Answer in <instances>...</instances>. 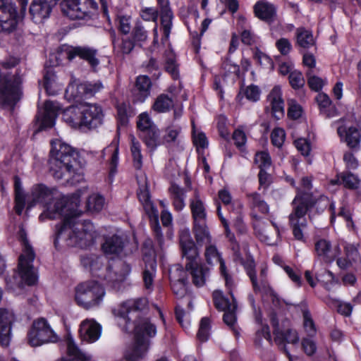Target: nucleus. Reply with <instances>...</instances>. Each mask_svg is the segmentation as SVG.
<instances>
[{"label": "nucleus", "mask_w": 361, "mask_h": 361, "mask_svg": "<svg viewBox=\"0 0 361 361\" xmlns=\"http://www.w3.org/2000/svg\"><path fill=\"white\" fill-rule=\"evenodd\" d=\"M314 249L317 255L326 263L332 262L341 252L338 245L332 246L331 242L325 239L317 240Z\"/></svg>", "instance_id": "obj_22"}, {"label": "nucleus", "mask_w": 361, "mask_h": 361, "mask_svg": "<svg viewBox=\"0 0 361 361\" xmlns=\"http://www.w3.org/2000/svg\"><path fill=\"white\" fill-rule=\"evenodd\" d=\"M255 16L267 23L273 22L276 15V8L274 4L267 1H259L254 6Z\"/></svg>", "instance_id": "obj_29"}, {"label": "nucleus", "mask_w": 361, "mask_h": 361, "mask_svg": "<svg viewBox=\"0 0 361 361\" xmlns=\"http://www.w3.org/2000/svg\"><path fill=\"white\" fill-rule=\"evenodd\" d=\"M101 333V325L94 319H87L80 324L79 334L83 341L94 343L99 339Z\"/></svg>", "instance_id": "obj_21"}, {"label": "nucleus", "mask_w": 361, "mask_h": 361, "mask_svg": "<svg viewBox=\"0 0 361 361\" xmlns=\"http://www.w3.org/2000/svg\"><path fill=\"white\" fill-rule=\"evenodd\" d=\"M15 319V314L12 310L0 308V326H7L11 328Z\"/></svg>", "instance_id": "obj_59"}, {"label": "nucleus", "mask_w": 361, "mask_h": 361, "mask_svg": "<svg viewBox=\"0 0 361 361\" xmlns=\"http://www.w3.org/2000/svg\"><path fill=\"white\" fill-rule=\"evenodd\" d=\"M159 7V12L161 18V25L162 27L164 37L166 39L169 37L173 26V13L170 7L169 0H157Z\"/></svg>", "instance_id": "obj_23"}, {"label": "nucleus", "mask_w": 361, "mask_h": 361, "mask_svg": "<svg viewBox=\"0 0 361 361\" xmlns=\"http://www.w3.org/2000/svg\"><path fill=\"white\" fill-rule=\"evenodd\" d=\"M152 224V228L153 230L154 236L161 248L164 245V235L161 232V226L159 224V216L158 213L152 215V218H149Z\"/></svg>", "instance_id": "obj_52"}, {"label": "nucleus", "mask_w": 361, "mask_h": 361, "mask_svg": "<svg viewBox=\"0 0 361 361\" xmlns=\"http://www.w3.org/2000/svg\"><path fill=\"white\" fill-rule=\"evenodd\" d=\"M288 116L290 118L296 120L301 117L302 108L295 100L288 99Z\"/></svg>", "instance_id": "obj_60"}, {"label": "nucleus", "mask_w": 361, "mask_h": 361, "mask_svg": "<svg viewBox=\"0 0 361 361\" xmlns=\"http://www.w3.org/2000/svg\"><path fill=\"white\" fill-rule=\"evenodd\" d=\"M104 204L105 200L103 196L99 194H92L87 199V207L90 212H99L103 209Z\"/></svg>", "instance_id": "obj_48"}, {"label": "nucleus", "mask_w": 361, "mask_h": 361, "mask_svg": "<svg viewBox=\"0 0 361 361\" xmlns=\"http://www.w3.org/2000/svg\"><path fill=\"white\" fill-rule=\"evenodd\" d=\"M19 235L23 246V252L18 259L19 275L25 284L31 286L35 284L37 280L32 265L35 253L28 242L25 230L21 229Z\"/></svg>", "instance_id": "obj_8"}, {"label": "nucleus", "mask_w": 361, "mask_h": 361, "mask_svg": "<svg viewBox=\"0 0 361 361\" xmlns=\"http://www.w3.org/2000/svg\"><path fill=\"white\" fill-rule=\"evenodd\" d=\"M97 50L87 47H69L62 45L58 49L59 58H66L68 61L73 60L75 56L85 60L92 67L96 68L99 61L97 58Z\"/></svg>", "instance_id": "obj_11"}, {"label": "nucleus", "mask_w": 361, "mask_h": 361, "mask_svg": "<svg viewBox=\"0 0 361 361\" xmlns=\"http://www.w3.org/2000/svg\"><path fill=\"white\" fill-rule=\"evenodd\" d=\"M289 83L291 87L294 90H299L304 87L305 80L300 71H291L288 76Z\"/></svg>", "instance_id": "obj_54"}, {"label": "nucleus", "mask_w": 361, "mask_h": 361, "mask_svg": "<svg viewBox=\"0 0 361 361\" xmlns=\"http://www.w3.org/2000/svg\"><path fill=\"white\" fill-rule=\"evenodd\" d=\"M231 298L226 297L221 290H214L212 293L213 301L215 307L219 311L227 310H236L237 303L233 293H229Z\"/></svg>", "instance_id": "obj_33"}, {"label": "nucleus", "mask_w": 361, "mask_h": 361, "mask_svg": "<svg viewBox=\"0 0 361 361\" xmlns=\"http://www.w3.org/2000/svg\"><path fill=\"white\" fill-rule=\"evenodd\" d=\"M131 147L130 151L133 158L134 167L136 169H140L142 164V157L141 154V145L140 143L133 136H130Z\"/></svg>", "instance_id": "obj_44"}, {"label": "nucleus", "mask_w": 361, "mask_h": 361, "mask_svg": "<svg viewBox=\"0 0 361 361\" xmlns=\"http://www.w3.org/2000/svg\"><path fill=\"white\" fill-rule=\"evenodd\" d=\"M173 105L174 102L171 97L166 94H161L156 98L152 109L157 113H165L169 111Z\"/></svg>", "instance_id": "obj_40"}, {"label": "nucleus", "mask_w": 361, "mask_h": 361, "mask_svg": "<svg viewBox=\"0 0 361 361\" xmlns=\"http://www.w3.org/2000/svg\"><path fill=\"white\" fill-rule=\"evenodd\" d=\"M77 153L69 145L60 140L51 142L49 170L56 179H62L67 173H74V164L76 163Z\"/></svg>", "instance_id": "obj_5"}, {"label": "nucleus", "mask_w": 361, "mask_h": 361, "mask_svg": "<svg viewBox=\"0 0 361 361\" xmlns=\"http://www.w3.org/2000/svg\"><path fill=\"white\" fill-rule=\"evenodd\" d=\"M44 87L47 94L50 95H55L60 90V85L56 82V76L52 67L45 68L44 74Z\"/></svg>", "instance_id": "obj_37"}, {"label": "nucleus", "mask_w": 361, "mask_h": 361, "mask_svg": "<svg viewBox=\"0 0 361 361\" xmlns=\"http://www.w3.org/2000/svg\"><path fill=\"white\" fill-rule=\"evenodd\" d=\"M141 137L147 147L154 149L159 145V130L157 127L141 133Z\"/></svg>", "instance_id": "obj_42"}, {"label": "nucleus", "mask_w": 361, "mask_h": 361, "mask_svg": "<svg viewBox=\"0 0 361 361\" xmlns=\"http://www.w3.org/2000/svg\"><path fill=\"white\" fill-rule=\"evenodd\" d=\"M103 87V85L100 81L81 84H78L74 81L70 82L66 87V94L73 99H80L83 97H90L94 96Z\"/></svg>", "instance_id": "obj_14"}, {"label": "nucleus", "mask_w": 361, "mask_h": 361, "mask_svg": "<svg viewBox=\"0 0 361 361\" xmlns=\"http://www.w3.org/2000/svg\"><path fill=\"white\" fill-rule=\"evenodd\" d=\"M255 163L258 165L260 170H265L270 167L271 159L268 152H259L255 154Z\"/></svg>", "instance_id": "obj_61"}, {"label": "nucleus", "mask_w": 361, "mask_h": 361, "mask_svg": "<svg viewBox=\"0 0 361 361\" xmlns=\"http://www.w3.org/2000/svg\"><path fill=\"white\" fill-rule=\"evenodd\" d=\"M123 247L124 242L117 235L107 238L102 246L104 254L107 255H118L123 251Z\"/></svg>", "instance_id": "obj_36"}, {"label": "nucleus", "mask_w": 361, "mask_h": 361, "mask_svg": "<svg viewBox=\"0 0 361 361\" xmlns=\"http://www.w3.org/2000/svg\"><path fill=\"white\" fill-rule=\"evenodd\" d=\"M61 106L55 101H47L44 104V113L42 120V128H50L54 126Z\"/></svg>", "instance_id": "obj_31"}, {"label": "nucleus", "mask_w": 361, "mask_h": 361, "mask_svg": "<svg viewBox=\"0 0 361 361\" xmlns=\"http://www.w3.org/2000/svg\"><path fill=\"white\" fill-rule=\"evenodd\" d=\"M77 304L85 310L98 306L105 294L104 289L95 281L80 283L75 289Z\"/></svg>", "instance_id": "obj_7"}, {"label": "nucleus", "mask_w": 361, "mask_h": 361, "mask_svg": "<svg viewBox=\"0 0 361 361\" xmlns=\"http://www.w3.org/2000/svg\"><path fill=\"white\" fill-rule=\"evenodd\" d=\"M97 235L90 221H80L76 216L66 217L62 225L57 228L54 245L61 240L67 246L85 248L92 245Z\"/></svg>", "instance_id": "obj_2"}, {"label": "nucleus", "mask_w": 361, "mask_h": 361, "mask_svg": "<svg viewBox=\"0 0 361 361\" xmlns=\"http://www.w3.org/2000/svg\"><path fill=\"white\" fill-rule=\"evenodd\" d=\"M130 271L131 267L129 264L122 260H117L106 264L104 267V273L98 274L97 276L109 283H111L112 286H115L116 283L123 281Z\"/></svg>", "instance_id": "obj_12"}, {"label": "nucleus", "mask_w": 361, "mask_h": 361, "mask_svg": "<svg viewBox=\"0 0 361 361\" xmlns=\"http://www.w3.org/2000/svg\"><path fill=\"white\" fill-rule=\"evenodd\" d=\"M61 6L63 13L72 20L90 18L97 9L94 0H63Z\"/></svg>", "instance_id": "obj_9"}, {"label": "nucleus", "mask_w": 361, "mask_h": 361, "mask_svg": "<svg viewBox=\"0 0 361 361\" xmlns=\"http://www.w3.org/2000/svg\"><path fill=\"white\" fill-rule=\"evenodd\" d=\"M20 63V59L14 56L5 58L0 62V105L14 106L22 95V80L17 72L9 70Z\"/></svg>", "instance_id": "obj_3"}, {"label": "nucleus", "mask_w": 361, "mask_h": 361, "mask_svg": "<svg viewBox=\"0 0 361 361\" xmlns=\"http://www.w3.org/2000/svg\"><path fill=\"white\" fill-rule=\"evenodd\" d=\"M211 322L208 317H203L200 323L199 330L197 334L198 340L205 342L208 340L210 334Z\"/></svg>", "instance_id": "obj_51"}, {"label": "nucleus", "mask_w": 361, "mask_h": 361, "mask_svg": "<svg viewBox=\"0 0 361 361\" xmlns=\"http://www.w3.org/2000/svg\"><path fill=\"white\" fill-rule=\"evenodd\" d=\"M181 128L177 126H171L166 128L165 134L163 136L164 142H174L179 133H180Z\"/></svg>", "instance_id": "obj_63"}, {"label": "nucleus", "mask_w": 361, "mask_h": 361, "mask_svg": "<svg viewBox=\"0 0 361 361\" xmlns=\"http://www.w3.org/2000/svg\"><path fill=\"white\" fill-rule=\"evenodd\" d=\"M83 126L90 129L96 128L103 122L102 108L95 104H81Z\"/></svg>", "instance_id": "obj_16"}, {"label": "nucleus", "mask_w": 361, "mask_h": 361, "mask_svg": "<svg viewBox=\"0 0 361 361\" xmlns=\"http://www.w3.org/2000/svg\"><path fill=\"white\" fill-rule=\"evenodd\" d=\"M205 252L204 256L207 262L209 264H214L216 263H219L220 268L221 267V262H224V259L221 258L220 253L219 252L216 247L214 245H212L211 243L205 245Z\"/></svg>", "instance_id": "obj_46"}, {"label": "nucleus", "mask_w": 361, "mask_h": 361, "mask_svg": "<svg viewBox=\"0 0 361 361\" xmlns=\"http://www.w3.org/2000/svg\"><path fill=\"white\" fill-rule=\"evenodd\" d=\"M243 265L247 274L248 275L251 282L252 287L257 288V279L255 271V264L253 259H247L245 261L243 259V263H240Z\"/></svg>", "instance_id": "obj_57"}, {"label": "nucleus", "mask_w": 361, "mask_h": 361, "mask_svg": "<svg viewBox=\"0 0 361 361\" xmlns=\"http://www.w3.org/2000/svg\"><path fill=\"white\" fill-rule=\"evenodd\" d=\"M150 345L149 341L136 339L133 343L126 347L123 353L126 361H140L147 355Z\"/></svg>", "instance_id": "obj_19"}, {"label": "nucleus", "mask_w": 361, "mask_h": 361, "mask_svg": "<svg viewBox=\"0 0 361 361\" xmlns=\"http://www.w3.org/2000/svg\"><path fill=\"white\" fill-rule=\"evenodd\" d=\"M59 0H33L30 13L35 23H41L49 17L52 8Z\"/></svg>", "instance_id": "obj_17"}, {"label": "nucleus", "mask_w": 361, "mask_h": 361, "mask_svg": "<svg viewBox=\"0 0 361 361\" xmlns=\"http://www.w3.org/2000/svg\"><path fill=\"white\" fill-rule=\"evenodd\" d=\"M345 257L337 258V265L342 269H347L361 262L357 248L352 244H347L344 247Z\"/></svg>", "instance_id": "obj_27"}, {"label": "nucleus", "mask_w": 361, "mask_h": 361, "mask_svg": "<svg viewBox=\"0 0 361 361\" xmlns=\"http://www.w3.org/2000/svg\"><path fill=\"white\" fill-rule=\"evenodd\" d=\"M137 183L139 188L137 192V195L139 201L142 204L145 213L149 216V218H152V215L157 214L158 211L154 207L150 200L149 185L146 176L143 175L137 177Z\"/></svg>", "instance_id": "obj_18"}, {"label": "nucleus", "mask_w": 361, "mask_h": 361, "mask_svg": "<svg viewBox=\"0 0 361 361\" xmlns=\"http://www.w3.org/2000/svg\"><path fill=\"white\" fill-rule=\"evenodd\" d=\"M26 200L20 183L18 181L15 183V207L14 209L16 214L20 215L25 208Z\"/></svg>", "instance_id": "obj_45"}, {"label": "nucleus", "mask_w": 361, "mask_h": 361, "mask_svg": "<svg viewBox=\"0 0 361 361\" xmlns=\"http://www.w3.org/2000/svg\"><path fill=\"white\" fill-rule=\"evenodd\" d=\"M137 127L142 133L157 126L152 121L149 115L147 112H143L137 116Z\"/></svg>", "instance_id": "obj_53"}, {"label": "nucleus", "mask_w": 361, "mask_h": 361, "mask_svg": "<svg viewBox=\"0 0 361 361\" xmlns=\"http://www.w3.org/2000/svg\"><path fill=\"white\" fill-rule=\"evenodd\" d=\"M312 188V178L308 176H305L301 178L300 180V187L297 188L296 195L295 197H298L299 195H311L314 199V204H312V208L317 205H319L322 202H324L323 204V207H326L328 204V199L326 197L321 196L318 197L315 194L310 190Z\"/></svg>", "instance_id": "obj_30"}, {"label": "nucleus", "mask_w": 361, "mask_h": 361, "mask_svg": "<svg viewBox=\"0 0 361 361\" xmlns=\"http://www.w3.org/2000/svg\"><path fill=\"white\" fill-rule=\"evenodd\" d=\"M179 243L182 257L188 261L185 264L197 263L199 252L188 228H183L179 231Z\"/></svg>", "instance_id": "obj_15"}, {"label": "nucleus", "mask_w": 361, "mask_h": 361, "mask_svg": "<svg viewBox=\"0 0 361 361\" xmlns=\"http://www.w3.org/2000/svg\"><path fill=\"white\" fill-rule=\"evenodd\" d=\"M248 197L252 208L257 209L262 214H268L269 210V206L259 194L252 192L248 195Z\"/></svg>", "instance_id": "obj_47"}, {"label": "nucleus", "mask_w": 361, "mask_h": 361, "mask_svg": "<svg viewBox=\"0 0 361 361\" xmlns=\"http://www.w3.org/2000/svg\"><path fill=\"white\" fill-rule=\"evenodd\" d=\"M143 262L145 263V267L142 272L144 284L147 289H150L152 287L156 273V259L153 256H145L143 258Z\"/></svg>", "instance_id": "obj_35"}, {"label": "nucleus", "mask_w": 361, "mask_h": 361, "mask_svg": "<svg viewBox=\"0 0 361 361\" xmlns=\"http://www.w3.org/2000/svg\"><path fill=\"white\" fill-rule=\"evenodd\" d=\"M286 133L283 128H276L271 134V143L277 147H281L285 140Z\"/></svg>", "instance_id": "obj_64"}, {"label": "nucleus", "mask_w": 361, "mask_h": 361, "mask_svg": "<svg viewBox=\"0 0 361 361\" xmlns=\"http://www.w3.org/2000/svg\"><path fill=\"white\" fill-rule=\"evenodd\" d=\"M148 309L147 299L139 298L123 302L114 310V314L123 319L126 331H133L136 339L149 341L157 334V327L149 318L144 317Z\"/></svg>", "instance_id": "obj_1"}, {"label": "nucleus", "mask_w": 361, "mask_h": 361, "mask_svg": "<svg viewBox=\"0 0 361 361\" xmlns=\"http://www.w3.org/2000/svg\"><path fill=\"white\" fill-rule=\"evenodd\" d=\"M340 177L342 180V185L348 189L355 190L360 185L358 177L350 172H341L340 173Z\"/></svg>", "instance_id": "obj_50"}, {"label": "nucleus", "mask_w": 361, "mask_h": 361, "mask_svg": "<svg viewBox=\"0 0 361 361\" xmlns=\"http://www.w3.org/2000/svg\"><path fill=\"white\" fill-rule=\"evenodd\" d=\"M314 199L311 195H299L294 197L293 209L288 216L289 225L295 240L305 242L303 230L307 227L305 215L312 209Z\"/></svg>", "instance_id": "obj_6"}, {"label": "nucleus", "mask_w": 361, "mask_h": 361, "mask_svg": "<svg viewBox=\"0 0 361 361\" xmlns=\"http://www.w3.org/2000/svg\"><path fill=\"white\" fill-rule=\"evenodd\" d=\"M165 70L171 74L174 80L179 78L178 64L176 57L173 54H169L166 59Z\"/></svg>", "instance_id": "obj_55"}, {"label": "nucleus", "mask_w": 361, "mask_h": 361, "mask_svg": "<svg viewBox=\"0 0 361 361\" xmlns=\"http://www.w3.org/2000/svg\"><path fill=\"white\" fill-rule=\"evenodd\" d=\"M337 133L341 140L346 142L350 149H359L361 135L357 128L346 127L342 125L338 127Z\"/></svg>", "instance_id": "obj_24"}, {"label": "nucleus", "mask_w": 361, "mask_h": 361, "mask_svg": "<svg viewBox=\"0 0 361 361\" xmlns=\"http://www.w3.org/2000/svg\"><path fill=\"white\" fill-rule=\"evenodd\" d=\"M67 351L69 356L73 357V358H63L61 361H89L91 359V356L82 353L72 340L67 341Z\"/></svg>", "instance_id": "obj_41"}, {"label": "nucleus", "mask_w": 361, "mask_h": 361, "mask_svg": "<svg viewBox=\"0 0 361 361\" xmlns=\"http://www.w3.org/2000/svg\"><path fill=\"white\" fill-rule=\"evenodd\" d=\"M257 288L253 287L254 291L255 293L260 292L267 295H269L271 298L272 302L275 305H279L280 300L278 297L277 294L274 292V290L269 286L267 278H260L259 282L257 281Z\"/></svg>", "instance_id": "obj_43"}, {"label": "nucleus", "mask_w": 361, "mask_h": 361, "mask_svg": "<svg viewBox=\"0 0 361 361\" xmlns=\"http://www.w3.org/2000/svg\"><path fill=\"white\" fill-rule=\"evenodd\" d=\"M56 190L50 189L44 184L34 185L31 190L30 199L27 201V209L33 207L36 204H44L46 209L39 215L41 222L47 219H56L63 214L66 201L58 197Z\"/></svg>", "instance_id": "obj_4"}, {"label": "nucleus", "mask_w": 361, "mask_h": 361, "mask_svg": "<svg viewBox=\"0 0 361 361\" xmlns=\"http://www.w3.org/2000/svg\"><path fill=\"white\" fill-rule=\"evenodd\" d=\"M27 341L32 346L55 342L56 336L47 321L44 318L35 320L28 331Z\"/></svg>", "instance_id": "obj_10"}, {"label": "nucleus", "mask_w": 361, "mask_h": 361, "mask_svg": "<svg viewBox=\"0 0 361 361\" xmlns=\"http://www.w3.org/2000/svg\"><path fill=\"white\" fill-rule=\"evenodd\" d=\"M133 41L135 43H142L147 39V32L140 23H137L132 31Z\"/></svg>", "instance_id": "obj_58"}, {"label": "nucleus", "mask_w": 361, "mask_h": 361, "mask_svg": "<svg viewBox=\"0 0 361 361\" xmlns=\"http://www.w3.org/2000/svg\"><path fill=\"white\" fill-rule=\"evenodd\" d=\"M279 334L281 335V336H279V340L277 339L278 334H276L274 336V341L277 345H281V348L283 350L284 353L288 356L289 361H293L292 355L288 351L286 345H284V343L286 342L292 344L297 343L299 341V336L298 335V333L296 332V331L293 329H288L286 331H283L281 329L279 331Z\"/></svg>", "instance_id": "obj_34"}, {"label": "nucleus", "mask_w": 361, "mask_h": 361, "mask_svg": "<svg viewBox=\"0 0 361 361\" xmlns=\"http://www.w3.org/2000/svg\"><path fill=\"white\" fill-rule=\"evenodd\" d=\"M295 38L296 45L303 49H309L315 43L312 32L303 27L296 29Z\"/></svg>", "instance_id": "obj_38"}, {"label": "nucleus", "mask_w": 361, "mask_h": 361, "mask_svg": "<svg viewBox=\"0 0 361 361\" xmlns=\"http://www.w3.org/2000/svg\"><path fill=\"white\" fill-rule=\"evenodd\" d=\"M185 269L192 276L193 284L197 287L203 286L209 275V269L204 264L195 263L185 264Z\"/></svg>", "instance_id": "obj_26"}, {"label": "nucleus", "mask_w": 361, "mask_h": 361, "mask_svg": "<svg viewBox=\"0 0 361 361\" xmlns=\"http://www.w3.org/2000/svg\"><path fill=\"white\" fill-rule=\"evenodd\" d=\"M306 75L307 78V84L311 90L316 92L322 90L325 84V80L318 76L313 75L312 70H308L306 73Z\"/></svg>", "instance_id": "obj_56"}, {"label": "nucleus", "mask_w": 361, "mask_h": 361, "mask_svg": "<svg viewBox=\"0 0 361 361\" xmlns=\"http://www.w3.org/2000/svg\"><path fill=\"white\" fill-rule=\"evenodd\" d=\"M190 208L193 224L207 223L206 209L197 192H195L194 197L190 200Z\"/></svg>", "instance_id": "obj_28"}, {"label": "nucleus", "mask_w": 361, "mask_h": 361, "mask_svg": "<svg viewBox=\"0 0 361 361\" xmlns=\"http://www.w3.org/2000/svg\"><path fill=\"white\" fill-rule=\"evenodd\" d=\"M186 269L184 270L180 264L172 265L169 269V277L171 283L187 281Z\"/></svg>", "instance_id": "obj_49"}, {"label": "nucleus", "mask_w": 361, "mask_h": 361, "mask_svg": "<svg viewBox=\"0 0 361 361\" xmlns=\"http://www.w3.org/2000/svg\"><path fill=\"white\" fill-rule=\"evenodd\" d=\"M63 119L73 128L83 126L81 104L66 108L63 111Z\"/></svg>", "instance_id": "obj_32"}, {"label": "nucleus", "mask_w": 361, "mask_h": 361, "mask_svg": "<svg viewBox=\"0 0 361 361\" xmlns=\"http://www.w3.org/2000/svg\"><path fill=\"white\" fill-rule=\"evenodd\" d=\"M235 311L236 310H227L224 311V314L223 319L225 324L231 328L235 336H238L239 332L235 326V323L236 322Z\"/></svg>", "instance_id": "obj_62"}, {"label": "nucleus", "mask_w": 361, "mask_h": 361, "mask_svg": "<svg viewBox=\"0 0 361 361\" xmlns=\"http://www.w3.org/2000/svg\"><path fill=\"white\" fill-rule=\"evenodd\" d=\"M17 25V11L13 0H0V32L9 34Z\"/></svg>", "instance_id": "obj_13"}, {"label": "nucleus", "mask_w": 361, "mask_h": 361, "mask_svg": "<svg viewBox=\"0 0 361 361\" xmlns=\"http://www.w3.org/2000/svg\"><path fill=\"white\" fill-rule=\"evenodd\" d=\"M192 231L198 245L203 246L212 243V237L207 223L193 224Z\"/></svg>", "instance_id": "obj_39"}, {"label": "nucleus", "mask_w": 361, "mask_h": 361, "mask_svg": "<svg viewBox=\"0 0 361 361\" xmlns=\"http://www.w3.org/2000/svg\"><path fill=\"white\" fill-rule=\"evenodd\" d=\"M267 100L271 106V113L277 120L284 116V102L282 98L281 88L274 86L267 96Z\"/></svg>", "instance_id": "obj_25"}, {"label": "nucleus", "mask_w": 361, "mask_h": 361, "mask_svg": "<svg viewBox=\"0 0 361 361\" xmlns=\"http://www.w3.org/2000/svg\"><path fill=\"white\" fill-rule=\"evenodd\" d=\"M152 81L147 75H139L136 78L131 94L134 102H144L150 95Z\"/></svg>", "instance_id": "obj_20"}]
</instances>
